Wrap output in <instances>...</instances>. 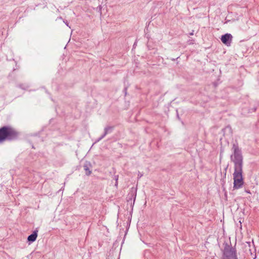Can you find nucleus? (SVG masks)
I'll list each match as a JSON object with an SVG mask.
<instances>
[{
    "instance_id": "nucleus-8",
    "label": "nucleus",
    "mask_w": 259,
    "mask_h": 259,
    "mask_svg": "<svg viewBox=\"0 0 259 259\" xmlns=\"http://www.w3.org/2000/svg\"><path fill=\"white\" fill-rule=\"evenodd\" d=\"M91 164L90 162H85L83 165V169L85 171V174L89 176L91 174L92 171L90 170Z\"/></svg>"
},
{
    "instance_id": "nucleus-6",
    "label": "nucleus",
    "mask_w": 259,
    "mask_h": 259,
    "mask_svg": "<svg viewBox=\"0 0 259 259\" xmlns=\"http://www.w3.org/2000/svg\"><path fill=\"white\" fill-rule=\"evenodd\" d=\"M113 129L112 126H107L104 128V134L98 139L97 140L98 142L101 140L102 139H103L107 134L108 133L111 132L112 130Z\"/></svg>"
},
{
    "instance_id": "nucleus-12",
    "label": "nucleus",
    "mask_w": 259,
    "mask_h": 259,
    "mask_svg": "<svg viewBox=\"0 0 259 259\" xmlns=\"http://www.w3.org/2000/svg\"><path fill=\"white\" fill-rule=\"evenodd\" d=\"M255 110H256V108H253V109H252V111L253 112L255 111Z\"/></svg>"
},
{
    "instance_id": "nucleus-1",
    "label": "nucleus",
    "mask_w": 259,
    "mask_h": 259,
    "mask_svg": "<svg viewBox=\"0 0 259 259\" xmlns=\"http://www.w3.org/2000/svg\"><path fill=\"white\" fill-rule=\"evenodd\" d=\"M232 154L230 156L231 161L234 165L233 179H243V155L237 141L233 142L231 149Z\"/></svg>"
},
{
    "instance_id": "nucleus-7",
    "label": "nucleus",
    "mask_w": 259,
    "mask_h": 259,
    "mask_svg": "<svg viewBox=\"0 0 259 259\" xmlns=\"http://www.w3.org/2000/svg\"><path fill=\"white\" fill-rule=\"evenodd\" d=\"M37 236V231H34L32 234L29 235L27 238L28 241L33 242L36 240Z\"/></svg>"
},
{
    "instance_id": "nucleus-11",
    "label": "nucleus",
    "mask_w": 259,
    "mask_h": 259,
    "mask_svg": "<svg viewBox=\"0 0 259 259\" xmlns=\"http://www.w3.org/2000/svg\"><path fill=\"white\" fill-rule=\"evenodd\" d=\"M64 23H65V24H66L67 26H68V23L67 21H66V22L64 21Z\"/></svg>"
},
{
    "instance_id": "nucleus-10",
    "label": "nucleus",
    "mask_w": 259,
    "mask_h": 259,
    "mask_svg": "<svg viewBox=\"0 0 259 259\" xmlns=\"http://www.w3.org/2000/svg\"><path fill=\"white\" fill-rule=\"evenodd\" d=\"M115 180H116V183H115V185H117V180H118V176H115Z\"/></svg>"
},
{
    "instance_id": "nucleus-4",
    "label": "nucleus",
    "mask_w": 259,
    "mask_h": 259,
    "mask_svg": "<svg viewBox=\"0 0 259 259\" xmlns=\"http://www.w3.org/2000/svg\"><path fill=\"white\" fill-rule=\"evenodd\" d=\"M232 38V36L231 34L226 33L223 35L221 37V41L225 45H230Z\"/></svg>"
},
{
    "instance_id": "nucleus-13",
    "label": "nucleus",
    "mask_w": 259,
    "mask_h": 259,
    "mask_svg": "<svg viewBox=\"0 0 259 259\" xmlns=\"http://www.w3.org/2000/svg\"><path fill=\"white\" fill-rule=\"evenodd\" d=\"M190 35H193V31L192 32L190 33Z\"/></svg>"
},
{
    "instance_id": "nucleus-5",
    "label": "nucleus",
    "mask_w": 259,
    "mask_h": 259,
    "mask_svg": "<svg viewBox=\"0 0 259 259\" xmlns=\"http://www.w3.org/2000/svg\"><path fill=\"white\" fill-rule=\"evenodd\" d=\"M233 188L234 189H238L242 187L244 184V181L243 179H233Z\"/></svg>"
},
{
    "instance_id": "nucleus-2",
    "label": "nucleus",
    "mask_w": 259,
    "mask_h": 259,
    "mask_svg": "<svg viewBox=\"0 0 259 259\" xmlns=\"http://www.w3.org/2000/svg\"><path fill=\"white\" fill-rule=\"evenodd\" d=\"M19 133L9 126H3L0 128V142L6 140H14L18 138Z\"/></svg>"
},
{
    "instance_id": "nucleus-9",
    "label": "nucleus",
    "mask_w": 259,
    "mask_h": 259,
    "mask_svg": "<svg viewBox=\"0 0 259 259\" xmlns=\"http://www.w3.org/2000/svg\"><path fill=\"white\" fill-rule=\"evenodd\" d=\"M136 193H137V189L133 187L131 189L130 193V194L131 195L132 197L134 198V200L136 199Z\"/></svg>"
},
{
    "instance_id": "nucleus-3",
    "label": "nucleus",
    "mask_w": 259,
    "mask_h": 259,
    "mask_svg": "<svg viewBox=\"0 0 259 259\" xmlns=\"http://www.w3.org/2000/svg\"><path fill=\"white\" fill-rule=\"evenodd\" d=\"M223 256L227 259H238L235 248L228 244L224 247Z\"/></svg>"
}]
</instances>
